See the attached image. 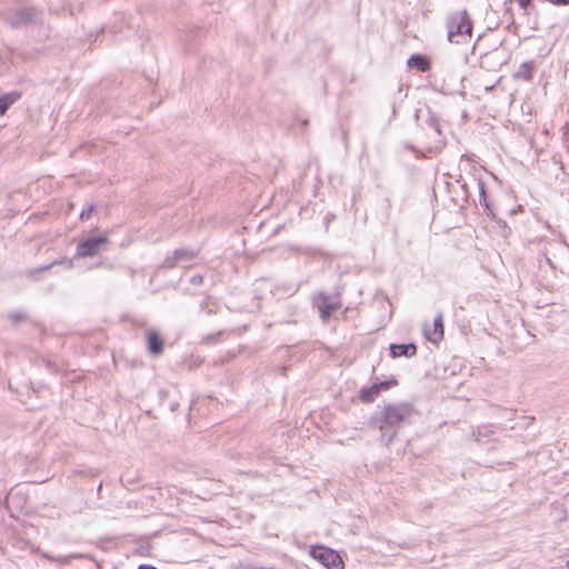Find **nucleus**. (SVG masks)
Listing matches in <instances>:
<instances>
[{
	"mask_svg": "<svg viewBox=\"0 0 569 569\" xmlns=\"http://www.w3.org/2000/svg\"><path fill=\"white\" fill-rule=\"evenodd\" d=\"M192 281H193V282L198 281V278L192 277Z\"/></svg>",
	"mask_w": 569,
	"mask_h": 569,
	"instance_id": "5701e85b",
	"label": "nucleus"
},
{
	"mask_svg": "<svg viewBox=\"0 0 569 569\" xmlns=\"http://www.w3.org/2000/svg\"><path fill=\"white\" fill-rule=\"evenodd\" d=\"M448 40L451 43H466L471 38L472 22L466 11L456 12L447 20Z\"/></svg>",
	"mask_w": 569,
	"mask_h": 569,
	"instance_id": "f03ea898",
	"label": "nucleus"
},
{
	"mask_svg": "<svg viewBox=\"0 0 569 569\" xmlns=\"http://www.w3.org/2000/svg\"><path fill=\"white\" fill-rule=\"evenodd\" d=\"M396 385V380L383 381L380 383H373L368 388H363L360 392L361 401L366 403L373 402L375 399L379 396L381 390L388 389L390 386Z\"/></svg>",
	"mask_w": 569,
	"mask_h": 569,
	"instance_id": "423d86ee",
	"label": "nucleus"
},
{
	"mask_svg": "<svg viewBox=\"0 0 569 569\" xmlns=\"http://www.w3.org/2000/svg\"><path fill=\"white\" fill-rule=\"evenodd\" d=\"M390 352L393 358L397 357H413L417 352V347L413 343L409 345H391L390 346Z\"/></svg>",
	"mask_w": 569,
	"mask_h": 569,
	"instance_id": "9d476101",
	"label": "nucleus"
},
{
	"mask_svg": "<svg viewBox=\"0 0 569 569\" xmlns=\"http://www.w3.org/2000/svg\"><path fill=\"white\" fill-rule=\"evenodd\" d=\"M13 319H14L16 321H19V320L23 319V317H22V316H20V315H14V316H13Z\"/></svg>",
	"mask_w": 569,
	"mask_h": 569,
	"instance_id": "412c9836",
	"label": "nucleus"
},
{
	"mask_svg": "<svg viewBox=\"0 0 569 569\" xmlns=\"http://www.w3.org/2000/svg\"><path fill=\"white\" fill-rule=\"evenodd\" d=\"M479 190H480V202H482V199H486V192H485V184L482 182H479Z\"/></svg>",
	"mask_w": 569,
	"mask_h": 569,
	"instance_id": "dca6fc26",
	"label": "nucleus"
},
{
	"mask_svg": "<svg viewBox=\"0 0 569 569\" xmlns=\"http://www.w3.org/2000/svg\"><path fill=\"white\" fill-rule=\"evenodd\" d=\"M194 257V252L188 249H177L172 257L164 260L167 268H173L180 261H190Z\"/></svg>",
	"mask_w": 569,
	"mask_h": 569,
	"instance_id": "6e6552de",
	"label": "nucleus"
},
{
	"mask_svg": "<svg viewBox=\"0 0 569 569\" xmlns=\"http://www.w3.org/2000/svg\"><path fill=\"white\" fill-rule=\"evenodd\" d=\"M408 66L422 72L429 70L430 68L429 60L425 56L420 54L411 56L408 60Z\"/></svg>",
	"mask_w": 569,
	"mask_h": 569,
	"instance_id": "9b49d317",
	"label": "nucleus"
},
{
	"mask_svg": "<svg viewBox=\"0 0 569 569\" xmlns=\"http://www.w3.org/2000/svg\"><path fill=\"white\" fill-rule=\"evenodd\" d=\"M555 4H569V0H549Z\"/></svg>",
	"mask_w": 569,
	"mask_h": 569,
	"instance_id": "6ab92c4d",
	"label": "nucleus"
},
{
	"mask_svg": "<svg viewBox=\"0 0 569 569\" xmlns=\"http://www.w3.org/2000/svg\"><path fill=\"white\" fill-rule=\"evenodd\" d=\"M20 98V93L10 92L0 97V116H3L11 104Z\"/></svg>",
	"mask_w": 569,
	"mask_h": 569,
	"instance_id": "4468645a",
	"label": "nucleus"
},
{
	"mask_svg": "<svg viewBox=\"0 0 569 569\" xmlns=\"http://www.w3.org/2000/svg\"><path fill=\"white\" fill-rule=\"evenodd\" d=\"M40 12L34 8H20L11 12L8 17V22L14 27L20 28L40 21Z\"/></svg>",
	"mask_w": 569,
	"mask_h": 569,
	"instance_id": "20e7f679",
	"label": "nucleus"
},
{
	"mask_svg": "<svg viewBox=\"0 0 569 569\" xmlns=\"http://www.w3.org/2000/svg\"><path fill=\"white\" fill-rule=\"evenodd\" d=\"M567 568H569V560L566 562Z\"/></svg>",
	"mask_w": 569,
	"mask_h": 569,
	"instance_id": "b1692460",
	"label": "nucleus"
},
{
	"mask_svg": "<svg viewBox=\"0 0 569 569\" xmlns=\"http://www.w3.org/2000/svg\"><path fill=\"white\" fill-rule=\"evenodd\" d=\"M310 555L328 569H343V561L338 552L323 546L312 547Z\"/></svg>",
	"mask_w": 569,
	"mask_h": 569,
	"instance_id": "7ed1b4c3",
	"label": "nucleus"
},
{
	"mask_svg": "<svg viewBox=\"0 0 569 569\" xmlns=\"http://www.w3.org/2000/svg\"><path fill=\"white\" fill-rule=\"evenodd\" d=\"M108 242L106 236L92 237L83 240L77 247L78 257H92L100 252Z\"/></svg>",
	"mask_w": 569,
	"mask_h": 569,
	"instance_id": "39448f33",
	"label": "nucleus"
},
{
	"mask_svg": "<svg viewBox=\"0 0 569 569\" xmlns=\"http://www.w3.org/2000/svg\"><path fill=\"white\" fill-rule=\"evenodd\" d=\"M425 336H426L427 340H429L433 343H437L440 340H442V338H443V319H442L441 312H439L436 316V318L433 320L432 330L425 328Z\"/></svg>",
	"mask_w": 569,
	"mask_h": 569,
	"instance_id": "0eeeda50",
	"label": "nucleus"
},
{
	"mask_svg": "<svg viewBox=\"0 0 569 569\" xmlns=\"http://www.w3.org/2000/svg\"><path fill=\"white\" fill-rule=\"evenodd\" d=\"M138 569H156V568H154V567H152V566L141 565V566H139V568H138Z\"/></svg>",
	"mask_w": 569,
	"mask_h": 569,
	"instance_id": "aec40b11",
	"label": "nucleus"
},
{
	"mask_svg": "<svg viewBox=\"0 0 569 569\" xmlns=\"http://www.w3.org/2000/svg\"><path fill=\"white\" fill-rule=\"evenodd\" d=\"M413 408L410 403H389L371 417V423L381 432V441L389 445L402 423L410 420Z\"/></svg>",
	"mask_w": 569,
	"mask_h": 569,
	"instance_id": "f257e3e1",
	"label": "nucleus"
},
{
	"mask_svg": "<svg viewBox=\"0 0 569 569\" xmlns=\"http://www.w3.org/2000/svg\"><path fill=\"white\" fill-rule=\"evenodd\" d=\"M532 62H523L519 69L513 73L516 80L529 81L532 78Z\"/></svg>",
	"mask_w": 569,
	"mask_h": 569,
	"instance_id": "ddd939ff",
	"label": "nucleus"
},
{
	"mask_svg": "<svg viewBox=\"0 0 569 569\" xmlns=\"http://www.w3.org/2000/svg\"><path fill=\"white\" fill-rule=\"evenodd\" d=\"M316 305L319 309L320 317L322 320H327L331 316L332 311L336 309V305L330 303L328 301V297L325 295H319L316 298Z\"/></svg>",
	"mask_w": 569,
	"mask_h": 569,
	"instance_id": "1a4fd4ad",
	"label": "nucleus"
},
{
	"mask_svg": "<svg viewBox=\"0 0 569 569\" xmlns=\"http://www.w3.org/2000/svg\"><path fill=\"white\" fill-rule=\"evenodd\" d=\"M517 1L521 9H527L530 3V0H517Z\"/></svg>",
	"mask_w": 569,
	"mask_h": 569,
	"instance_id": "f3484780",
	"label": "nucleus"
},
{
	"mask_svg": "<svg viewBox=\"0 0 569 569\" xmlns=\"http://www.w3.org/2000/svg\"><path fill=\"white\" fill-rule=\"evenodd\" d=\"M94 210V206H90L88 207L87 209H83L80 213V218L81 219H89L91 213L93 212Z\"/></svg>",
	"mask_w": 569,
	"mask_h": 569,
	"instance_id": "2eb2a0df",
	"label": "nucleus"
},
{
	"mask_svg": "<svg viewBox=\"0 0 569 569\" xmlns=\"http://www.w3.org/2000/svg\"><path fill=\"white\" fill-rule=\"evenodd\" d=\"M148 349L152 355H160L162 352L163 341L156 332L148 335Z\"/></svg>",
	"mask_w": 569,
	"mask_h": 569,
	"instance_id": "f8f14e48",
	"label": "nucleus"
},
{
	"mask_svg": "<svg viewBox=\"0 0 569 569\" xmlns=\"http://www.w3.org/2000/svg\"><path fill=\"white\" fill-rule=\"evenodd\" d=\"M495 53H490V54H486L485 57H482V60H481V64H486L489 60H491L493 58Z\"/></svg>",
	"mask_w": 569,
	"mask_h": 569,
	"instance_id": "a211bd4d",
	"label": "nucleus"
},
{
	"mask_svg": "<svg viewBox=\"0 0 569 569\" xmlns=\"http://www.w3.org/2000/svg\"><path fill=\"white\" fill-rule=\"evenodd\" d=\"M192 281H193V282L198 281V278L192 277Z\"/></svg>",
	"mask_w": 569,
	"mask_h": 569,
	"instance_id": "4be33fe9",
	"label": "nucleus"
}]
</instances>
